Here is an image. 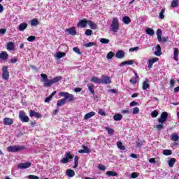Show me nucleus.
Returning <instances> with one entry per match:
<instances>
[{
    "instance_id": "nucleus-1",
    "label": "nucleus",
    "mask_w": 179,
    "mask_h": 179,
    "mask_svg": "<svg viewBox=\"0 0 179 179\" xmlns=\"http://www.w3.org/2000/svg\"><path fill=\"white\" fill-rule=\"evenodd\" d=\"M110 30L111 31H113V33H117V31L120 30V22L118 21V18L114 17L113 19L110 24Z\"/></svg>"
},
{
    "instance_id": "nucleus-2",
    "label": "nucleus",
    "mask_w": 179,
    "mask_h": 179,
    "mask_svg": "<svg viewBox=\"0 0 179 179\" xmlns=\"http://www.w3.org/2000/svg\"><path fill=\"white\" fill-rule=\"evenodd\" d=\"M7 150L11 153H16V152L24 150V146L19 145H10L7 147Z\"/></svg>"
},
{
    "instance_id": "nucleus-3",
    "label": "nucleus",
    "mask_w": 179,
    "mask_h": 179,
    "mask_svg": "<svg viewBox=\"0 0 179 179\" xmlns=\"http://www.w3.org/2000/svg\"><path fill=\"white\" fill-rule=\"evenodd\" d=\"M59 96H60V97H64V99H63L64 100H69V101H73L74 100V96L72 94H69V92H60L59 93Z\"/></svg>"
},
{
    "instance_id": "nucleus-4",
    "label": "nucleus",
    "mask_w": 179,
    "mask_h": 179,
    "mask_svg": "<svg viewBox=\"0 0 179 179\" xmlns=\"http://www.w3.org/2000/svg\"><path fill=\"white\" fill-rule=\"evenodd\" d=\"M19 118L22 121V122H29V116H27V115H26V113H24V111H20Z\"/></svg>"
},
{
    "instance_id": "nucleus-5",
    "label": "nucleus",
    "mask_w": 179,
    "mask_h": 179,
    "mask_svg": "<svg viewBox=\"0 0 179 179\" xmlns=\"http://www.w3.org/2000/svg\"><path fill=\"white\" fill-rule=\"evenodd\" d=\"M169 117V113L167 112H163L161 114L160 118L158 119V122L159 124H164L167 121V117Z\"/></svg>"
},
{
    "instance_id": "nucleus-6",
    "label": "nucleus",
    "mask_w": 179,
    "mask_h": 179,
    "mask_svg": "<svg viewBox=\"0 0 179 179\" xmlns=\"http://www.w3.org/2000/svg\"><path fill=\"white\" fill-rule=\"evenodd\" d=\"M2 78L4 80L9 79V71H8V66H3L2 67Z\"/></svg>"
},
{
    "instance_id": "nucleus-7",
    "label": "nucleus",
    "mask_w": 179,
    "mask_h": 179,
    "mask_svg": "<svg viewBox=\"0 0 179 179\" xmlns=\"http://www.w3.org/2000/svg\"><path fill=\"white\" fill-rule=\"evenodd\" d=\"M111 83V78L108 76H103L101 78V85H110Z\"/></svg>"
},
{
    "instance_id": "nucleus-8",
    "label": "nucleus",
    "mask_w": 179,
    "mask_h": 179,
    "mask_svg": "<svg viewBox=\"0 0 179 179\" xmlns=\"http://www.w3.org/2000/svg\"><path fill=\"white\" fill-rule=\"evenodd\" d=\"M31 166V162H24V163H20L18 164L17 167L18 169H20L21 170H25L26 169H29V167Z\"/></svg>"
},
{
    "instance_id": "nucleus-9",
    "label": "nucleus",
    "mask_w": 179,
    "mask_h": 179,
    "mask_svg": "<svg viewBox=\"0 0 179 179\" xmlns=\"http://www.w3.org/2000/svg\"><path fill=\"white\" fill-rule=\"evenodd\" d=\"M89 20H87L86 19L81 20L78 22L77 24L78 27H82L85 28L86 26H87Z\"/></svg>"
},
{
    "instance_id": "nucleus-10",
    "label": "nucleus",
    "mask_w": 179,
    "mask_h": 179,
    "mask_svg": "<svg viewBox=\"0 0 179 179\" xmlns=\"http://www.w3.org/2000/svg\"><path fill=\"white\" fill-rule=\"evenodd\" d=\"M116 58H118L119 59H121L122 58H124L125 57V52L123 50H119L115 54Z\"/></svg>"
},
{
    "instance_id": "nucleus-11",
    "label": "nucleus",
    "mask_w": 179,
    "mask_h": 179,
    "mask_svg": "<svg viewBox=\"0 0 179 179\" xmlns=\"http://www.w3.org/2000/svg\"><path fill=\"white\" fill-rule=\"evenodd\" d=\"M4 125H12L13 124V119L6 117L3 121Z\"/></svg>"
},
{
    "instance_id": "nucleus-12",
    "label": "nucleus",
    "mask_w": 179,
    "mask_h": 179,
    "mask_svg": "<svg viewBox=\"0 0 179 179\" xmlns=\"http://www.w3.org/2000/svg\"><path fill=\"white\" fill-rule=\"evenodd\" d=\"M29 117H35L36 118H41V114L34 110H30Z\"/></svg>"
},
{
    "instance_id": "nucleus-13",
    "label": "nucleus",
    "mask_w": 179,
    "mask_h": 179,
    "mask_svg": "<svg viewBox=\"0 0 179 179\" xmlns=\"http://www.w3.org/2000/svg\"><path fill=\"white\" fill-rule=\"evenodd\" d=\"M66 31H68L69 34H71V36H76V29L75 27L66 29Z\"/></svg>"
},
{
    "instance_id": "nucleus-14",
    "label": "nucleus",
    "mask_w": 179,
    "mask_h": 179,
    "mask_svg": "<svg viewBox=\"0 0 179 179\" xmlns=\"http://www.w3.org/2000/svg\"><path fill=\"white\" fill-rule=\"evenodd\" d=\"M178 55H179V50L178 48H174L173 49V59L174 61L178 62Z\"/></svg>"
},
{
    "instance_id": "nucleus-15",
    "label": "nucleus",
    "mask_w": 179,
    "mask_h": 179,
    "mask_svg": "<svg viewBox=\"0 0 179 179\" xmlns=\"http://www.w3.org/2000/svg\"><path fill=\"white\" fill-rule=\"evenodd\" d=\"M155 48L157 50L155 52V55L157 57H160L162 55V47H160V45H157Z\"/></svg>"
},
{
    "instance_id": "nucleus-16",
    "label": "nucleus",
    "mask_w": 179,
    "mask_h": 179,
    "mask_svg": "<svg viewBox=\"0 0 179 179\" xmlns=\"http://www.w3.org/2000/svg\"><path fill=\"white\" fill-rule=\"evenodd\" d=\"M27 29V23L22 22L18 26V29L20 31H24V30H26Z\"/></svg>"
},
{
    "instance_id": "nucleus-17",
    "label": "nucleus",
    "mask_w": 179,
    "mask_h": 179,
    "mask_svg": "<svg viewBox=\"0 0 179 179\" xmlns=\"http://www.w3.org/2000/svg\"><path fill=\"white\" fill-rule=\"evenodd\" d=\"M7 50L8 51H13L15 50V43L13 42H9L7 43Z\"/></svg>"
},
{
    "instance_id": "nucleus-18",
    "label": "nucleus",
    "mask_w": 179,
    "mask_h": 179,
    "mask_svg": "<svg viewBox=\"0 0 179 179\" xmlns=\"http://www.w3.org/2000/svg\"><path fill=\"white\" fill-rule=\"evenodd\" d=\"M95 115H96V113L90 112L84 116V120H90V118H92V117H94Z\"/></svg>"
},
{
    "instance_id": "nucleus-19",
    "label": "nucleus",
    "mask_w": 179,
    "mask_h": 179,
    "mask_svg": "<svg viewBox=\"0 0 179 179\" xmlns=\"http://www.w3.org/2000/svg\"><path fill=\"white\" fill-rule=\"evenodd\" d=\"M88 25L92 30H96V29H97V24L92 21L88 20Z\"/></svg>"
},
{
    "instance_id": "nucleus-20",
    "label": "nucleus",
    "mask_w": 179,
    "mask_h": 179,
    "mask_svg": "<svg viewBox=\"0 0 179 179\" xmlns=\"http://www.w3.org/2000/svg\"><path fill=\"white\" fill-rule=\"evenodd\" d=\"M8 53L6 52H2L0 53V59H3V61H6L8 59Z\"/></svg>"
},
{
    "instance_id": "nucleus-21",
    "label": "nucleus",
    "mask_w": 179,
    "mask_h": 179,
    "mask_svg": "<svg viewBox=\"0 0 179 179\" xmlns=\"http://www.w3.org/2000/svg\"><path fill=\"white\" fill-rule=\"evenodd\" d=\"M66 176L70 178L75 177V171L72 169H67Z\"/></svg>"
},
{
    "instance_id": "nucleus-22",
    "label": "nucleus",
    "mask_w": 179,
    "mask_h": 179,
    "mask_svg": "<svg viewBox=\"0 0 179 179\" xmlns=\"http://www.w3.org/2000/svg\"><path fill=\"white\" fill-rule=\"evenodd\" d=\"M176 158H171L169 160H168V164L169 167H174V164H176Z\"/></svg>"
},
{
    "instance_id": "nucleus-23",
    "label": "nucleus",
    "mask_w": 179,
    "mask_h": 179,
    "mask_svg": "<svg viewBox=\"0 0 179 179\" xmlns=\"http://www.w3.org/2000/svg\"><path fill=\"white\" fill-rule=\"evenodd\" d=\"M44 84H43V86L45 87H50V86H52V80H46L45 81H43Z\"/></svg>"
},
{
    "instance_id": "nucleus-24",
    "label": "nucleus",
    "mask_w": 179,
    "mask_h": 179,
    "mask_svg": "<svg viewBox=\"0 0 179 179\" xmlns=\"http://www.w3.org/2000/svg\"><path fill=\"white\" fill-rule=\"evenodd\" d=\"M106 176H108V177H117L118 173L113 171H109L106 172Z\"/></svg>"
},
{
    "instance_id": "nucleus-25",
    "label": "nucleus",
    "mask_w": 179,
    "mask_h": 179,
    "mask_svg": "<svg viewBox=\"0 0 179 179\" xmlns=\"http://www.w3.org/2000/svg\"><path fill=\"white\" fill-rule=\"evenodd\" d=\"M113 120H114V121H121V120H122V115H121L120 113H116L113 116Z\"/></svg>"
},
{
    "instance_id": "nucleus-26",
    "label": "nucleus",
    "mask_w": 179,
    "mask_h": 179,
    "mask_svg": "<svg viewBox=\"0 0 179 179\" xmlns=\"http://www.w3.org/2000/svg\"><path fill=\"white\" fill-rule=\"evenodd\" d=\"M91 82H92L93 83L101 84V78H99L97 77H92L91 78Z\"/></svg>"
},
{
    "instance_id": "nucleus-27",
    "label": "nucleus",
    "mask_w": 179,
    "mask_h": 179,
    "mask_svg": "<svg viewBox=\"0 0 179 179\" xmlns=\"http://www.w3.org/2000/svg\"><path fill=\"white\" fill-rule=\"evenodd\" d=\"M122 22L124 24H129V23H131V18L128 16H124L122 18Z\"/></svg>"
},
{
    "instance_id": "nucleus-28",
    "label": "nucleus",
    "mask_w": 179,
    "mask_h": 179,
    "mask_svg": "<svg viewBox=\"0 0 179 179\" xmlns=\"http://www.w3.org/2000/svg\"><path fill=\"white\" fill-rule=\"evenodd\" d=\"M133 64H134V60H128V61L122 62L120 64V66H124V65H133Z\"/></svg>"
},
{
    "instance_id": "nucleus-29",
    "label": "nucleus",
    "mask_w": 179,
    "mask_h": 179,
    "mask_svg": "<svg viewBox=\"0 0 179 179\" xmlns=\"http://www.w3.org/2000/svg\"><path fill=\"white\" fill-rule=\"evenodd\" d=\"M171 141H173L174 142L178 141V139H179L178 134H172L171 135Z\"/></svg>"
},
{
    "instance_id": "nucleus-30",
    "label": "nucleus",
    "mask_w": 179,
    "mask_h": 179,
    "mask_svg": "<svg viewBox=\"0 0 179 179\" xmlns=\"http://www.w3.org/2000/svg\"><path fill=\"white\" fill-rule=\"evenodd\" d=\"M62 80V76H57L51 79L52 85H54V83H57V82H59V80Z\"/></svg>"
},
{
    "instance_id": "nucleus-31",
    "label": "nucleus",
    "mask_w": 179,
    "mask_h": 179,
    "mask_svg": "<svg viewBox=\"0 0 179 179\" xmlns=\"http://www.w3.org/2000/svg\"><path fill=\"white\" fill-rule=\"evenodd\" d=\"M66 103V101L64 99H62L60 100H58L57 102V107H61L62 106H64Z\"/></svg>"
},
{
    "instance_id": "nucleus-32",
    "label": "nucleus",
    "mask_w": 179,
    "mask_h": 179,
    "mask_svg": "<svg viewBox=\"0 0 179 179\" xmlns=\"http://www.w3.org/2000/svg\"><path fill=\"white\" fill-rule=\"evenodd\" d=\"M179 0H173L171 2V7L172 8H178L179 6Z\"/></svg>"
},
{
    "instance_id": "nucleus-33",
    "label": "nucleus",
    "mask_w": 179,
    "mask_h": 179,
    "mask_svg": "<svg viewBox=\"0 0 179 179\" xmlns=\"http://www.w3.org/2000/svg\"><path fill=\"white\" fill-rule=\"evenodd\" d=\"M88 90L92 94H94V85H87Z\"/></svg>"
},
{
    "instance_id": "nucleus-34",
    "label": "nucleus",
    "mask_w": 179,
    "mask_h": 179,
    "mask_svg": "<svg viewBox=\"0 0 179 179\" xmlns=\"http://www.w3.org/2000/svg\"><path fill=\"white\" fill-rule=\"evenodd\" d=\"M117 146L118 149H120V150H125V146L122 145V142L121 141H117Z\"/></svg>"
},
{
    "instance_id": "nucleus-35",
    "label": "nucleus",
    "mask_w": 179,
    "mask_h": 179,
    "mask_svg": "<svg viewBox=\"0 0 179 179\" xmlns=\"http://www.w3.org/2000/svg\"><path fill=\"white\" fill-rule=\"evenodd\" d=\"M145 32L146 34H148L149 36H153V34H155V31L151 28H147Z\"/></svg>"
},
{
    "instance_id": "nucleus-36",
    "label": "nucleus",
    "mask_w": 179,
    "mask_h": 179,
    "mask_svg": "<svg viewBox=\"0 0 179 179\" xmlns=\"http://www.w3.org/2000/svg\"><path fill=\"white\" fill-rule=\"evenodd\" d=\"M39 22H38V20L37 19H33L31 20V26H38Z\"/></svg>"
},
{
    "instance_id": "nucleus-37",
    "label": "nucleus",
    "mask_w": 179,
    "mask_h": 179,
    "mask_svg": "<svg viewBox=\"0 0 179 179\" xmlns=\"http://www.w3.org/2000/svg\"><path fill=\"white\" fill-rule=\"evenodd\" d=\"M150 87V85H149V83L148 81H144L143 83V90H146V89H149Z\"/></svg>"
},
{
    "instance_id": "nucleus-38",
    "label": "nucleus",
    "mask_w": 179,
    "mask_h": 179,
    "mask_svg": "<svg viewBox=\"0 0 179 179\" xmlns=\"http://www.w3.org/2000/svg\"><path fill=\"white\" fill-rule=\"evenodd\" d=\"M163 155H164V156H170L171 155H173V152L171 150H164L163 151Z\"/></svg>"
},
{
    "instance_id": "nucleus-39",
    "label": "nucleus",
    "mask_w": 179,
    "mask_h": 179,
    "mask_svg": "<svg viewBox=\"0 0 179 179\" xmlns=\"http://www.w3.org/2000/svg\"><path fill=\"white\" fill-rule=\"evenodd\" d=\"M96 43L95 42H89L87 43L84 44V47H86L87 48H88V47H93L94 45H96Z\"/></svg>"
},
{
    "instance_id": "nucleus-40",
    "label": "nucleus",
    "mask_w": 179,
    "mask_h": 179,
    "mask_svg": "<svg viewBox=\"0 0 179 179\" xmlns=\"http://www.w3.org/2000/svg\"><path fill=\"white\" fill-rule=\"evenodd\" d=\"M65 55H66L65 52H59L57 53L56 57L59 59L61 58H64Z\"/></svg>"
},
{
    "instance_id": "nucleus-41",
    "label": "nucleus",
    "mask_w": 179,
    "mask_h": 179,
    "mask_svg": "<svg viewBox=\"0 0 179 179\" xmlns=\"http://www.w3.org/2000/svg\"><path fill=\"white\" fill-rule=\"evenodd\" d=\"M99 41L101 43V44H108V43H110V40L104 38H100Z\"/></svg>"
},
{
    "instance_id": "nucleus-42",
    "label": "nucleus",
    "mask_w": 179,
    "mask_h": 179,
    "mask_svg": "<svg viewBox=\"0 0 179 179\" xmlns=\"http://www.w3.org/2000/svg\"><path fill=\"white\" fill-rule=\"evenodd\" d=\"M65 157H67L69 160H71V159H73V155H72L69 152H66Z\"/></svg>"
},
{
    "instance_id": "nucleus-43",
    "label": "nucleus",
    "mask_w": 179,
    "mask_h": 179,
    "mask_svg": "<svg viewBox=\"0 0 179 179\" xmlns=\"http://www.w3.org/2000/svg\"><path fill=\"white\" fill-rule=\"evenodd\" d=\"M165 12H166V10L164 8L161 10V11L159 13V19H164V13Z\"/></svg>"
},
{
    "instance_id": "nucleus-44",
    "label": "nucleus",
    "mask_w": 179,
    "mask_h": 179,
    "mask_svg": "<svg viewBox=\"0 0 179 179\" xmlns=\"http://www.w3.org/2000/svg\"><path fill=\"white\" fill-rule=\"evenodd\" d=\"M41 78H42L43 82H45L46 80H48V76H47V74H45V73H41Z\"/></svg>"
},
{
    "instance_id": "nucleus-45",
    "label": "nucleus",
    "mask_w": 179,
    "mask_h": 179,
    "mask_svg": "<svg viewBox=\"0 0 179 179\" xmlns=\"http://www.w3.org/2000/svg\"><path fill=\"white\" fill-rule=\"evenodd\" d=\"M74 167L76 168L78 166V164H79V157L76 155L74 158Z\"/></svg>"
},
{
    "instance_id": "nucleus-46",
    "label": "nucleus",
    "mask_w": 179,
    "mask_h": 179,
    "mask_svg": "<svg viewBox=\"0 0 179 179\" xmlns=\"http://www.w3.org/2000/svg\"><path fill=\"white\" fill-rule=\"evenodd\" d=\"M105 129H106V131H108V134L109 135H113V134H114V130H113V129H110V128H109V127H105Z\"/></svg>"
},
{
    "instance_id": "nucleus-47",
    "label": "nucleus",
    "mask_w": 179,
    "mask_h": 179,
    "mask_svg": "<svg viewBox=\"0 0 179 179\" xmlns=\"http://www.w3.org/2000/svg\"><path fill=\"white\" fill-rule=\"evenodd\" d=\"M159 115V112L157 110H154L151 113V117L152 118H156Z\"/></svg>"
},
{
    "instance_id": "nucleus-48",
    "label": "nucleus",
    "mask_w": 179,
    "mask_h": 179,
    "mask_svg": "<svg viewBox=\"0 0 179 179\" xmlns=\"http://www.w3.org/2000/svg\"><path fill=\"white\" fill-rule=\"evenodd\" d=\"M115 54L113 52H109L107 55H106V58L108 59H111V58H113V57H114Z\"/></svg>"
},
{
    "instance_id": "nucleus-49",
    "label": "nucleus",
    "mask_w": 179,
    "mask_h": 179,
    "mask_svg": "<svg viewBox=\"0 0 179 179\" xmlns=\"http://www.w3.org/2000/svg\"><path fill=\"white\" fill-rule=\"evenodd\" d=\"M82 148H83L85 153H90V150L89 149V148L87 146L82 145Z\"/></svg>"
},
{
    "instance_id": "nucleus-50",
    "label": "nucleus",
    "mask_w": 179,
    "mask_h": 179,
    "mask_svg": "<svg viewBox=\"0 0 179 179\" xmlns=\"http://www.w3.org/2000/svg\"><path fill=\"white\" fill-rule=\"evenodd\" d=\"M34 40H36V36H30L27 38V41H29V43L34 41Z\"/></svg>"
},
{
    "instance_id": "nucleus-51",
    "label": "nucleus",
    "mask_w": 179,
    "mask_h": 179,
    "mask_svg": "<svg viewBox=\"0 0 179 179\" xmlns=\"http://www.w3.org/2000/svg\"><path fill=\"white\" fill-rule=\"evenodd\" d=\"M143 145V142L141 140L136 141V148H141Z\"/></svg>"
},
{
    "instance_id": "nucleus-52",
    "label": "nucleus",
    "mask_w": 179,
    "mask_h": 179,
    "mask_svg": "<svg viewBox=\"0 0 179 179\" xmlns=\"http://www.w3.org/2000/svg\"><path fill=\"white\" fill-rule=\"evenodd\" d=\"M17 61H19V59H17V57H13L10 59V64H16Z\"/></svg>"
},
{
    "instance_id": "nucleus-53",
    "label": "nucleus",
    "mask_w": 179,
    "mask_h": 179,
    "mask_svg": "<svg viewBox=\"0 0 179 179\" xmlns=\"http://www.w3.org/2000/svg\"><path fill=\"white\" fill-rule=\"evenodd\" d=\"M137 78L134 77V78L130 79V83L131 85H136V82H137Z\"/></svg>"
},
{
    "instance_id": "nucleus-54",
    "label": "nucleus",
    "mask_w": 179,
    "mask_h": 179,
    "mask_svg": "<svg viewBox=\"0 0 179 179\" xmlns=\"http://www.w3.org/2000/svg\"><path fill=\"white\" fill-rule=\"evenodd\" d=\"M85 34L86 36H92V34H93V31H92V29H87L85 31Z\"/></svg>"
},
{
    "instance_id": "nucleus-55",
    "label": "nucleus",
    "mask_w": 179,
    "mask_h": 179,
    "mask_svg": "<svg viewBox=\"0 0 179 179\" xmlns=\"http://www.w3.org/2000/svg\"><path fill=\"white\" fill-rule=\"evenodd\" d=\"M155 128L158 130L160 131V129H163L164 127H163V124L160 123V124H157Z\"/></svg>"
},
{
    "instance_id": "nucleus-56",
    "label": "nucleus",
    "mask_w": 179,
    "mask_h": 179,
    "mask_svg": "<svg viewBox=\"0 0 179 179\" xmlns=\"http://www.w3.org/2000/svg\"><path fill=\"white\" fill-rule=\"evenodd\" d=\"M27 178L29 179H39L38 176H34V175H29L27 176Z\"/></svg>"
},
{
    "instance_id": "nucleus-57",
    "label": "nucleus",
    "mask_w": 179,
    "mask_h": 179,
    "mask_svg": "<svg viewBox=\"0 0 179 179\" xmlns=\"http://www.w3.org/2000/svg\"><path fill=\"white\" fill-rule=\"evenodd\" d=\"M130 113L131 110H129V108L122 110V114H129Z\"/></svg>"
},
{
    "instance_id": "nucleus-58",
    "label": "nucleus",
    "mask_w": 179,
    "mask_h": 179,
    "mask_svg": "<svg viewBox=\"0 0 179 179\" xmlns=\"http://www.w3.org/2000/svg\"><path fill=\"white\" fill-rule=\"evenodd\" d=\"M138 113H139V108L138 107L134 108L132 114L135 115V114H138Z\"/></svg>"
},
{
    "instance_id": "nucleus-59",
    "label": "nucleus",
    "mask_w": 179,
    "mask_h": 179,
    "mask_svg": "<svg viewBox=\"0 0 179 179\" xmlns=\"http://www.w3.org/2000/svg\"><path fill=\"white\" fill-rule=\"evenodd\" d=\"M98 113L100 115H106V112L104 111V110L103 109H99V111H98Z\"/></svg>"
},
{
    "instance_id": "nucleus-60",
    "label": "nucleus",
    "mask_w": 179,
    "mask_h": 179,
    "mask_svg": "<svg viewBox=\"0 0 179 179\" xmlns=\"http://www.w3.org/2000/svg\"><path fill=\"white\" fill-rule=\"evenodd\" d=\"M153 62L151 60H148V69H152L153 68Z\"/></svg>"
},
{
    "instance_id": "nucleus-61",
    "label": "nucleus",
    "mask_w": 179,
    "mask_h": 179,
    "mask_svg": "<svg viewBox=\"0 0 179 179\" xmlns=\"http://www.w3.org/2000/svg\"><path fill=\"white\" fill-rule=\"evenodd\" d=\"M62 163H64V164H66V163H68V162H69V159L67 157H64L62 159Z\"/></svg>"
},
{
    "instance_id": "nucleus-62",
    "label": "nucleus",
    "mask_w": 179,
    "mask_h": 179,
    "mask_svg": "<svg viewBox=\"0 0 179 179\" xmlns=\"http://www.w3.org/2000/svg\"><path fill=\"white\" fill-rule=\"evenodd\" d=\"M73 51H74L75 52H76L77 54L80 55V50H79V48H78V47H74V48H73Z\"/></svg>"
},
{
    "instance_id": "nucleus-63",
    "label": "nucleus",
    "mask_w": 179,
    "mask_h": 179,
    "mask_svg": "<svg viewBox=\"0 0 179 179\" xmlns=\"http://www.w3.org/2000/svg\"><path fill=\"white\" fill-rule=\"evenodd\" d=\"M99 169L101 170V171H104V170H106V166H104V165H99Z\"/></svg>"
},
{
    "instance_id": "nucleus-64",
    "label": "nucleus",
    "mask_w": 179,
    "mask_h": 179,
    "mask_svg": "<svg viewBox=\"0 0 179 179\" xmlns=\"http://www.w3.org/2000/svg\"><path fill=\"white\" fill-rule=\"evenodd\" d=\"M138 177V173L134 172L131 173V178H137Z\"/></svg>"
}]
</instances>
